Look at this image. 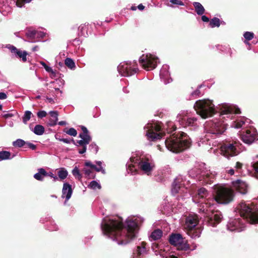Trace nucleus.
<instances>
[{"mask_svg":"<svg viewBox=\"0 0 258 258\" xmlns=\"http://www.w3.org/2000/svg\"><path fill=\"white\" fill-rule=\"evenodd\" d=\"M163 235L162 231L159 229L154 230L150 234L149 238L150 241L157 240L161 238Z\"/></svg>","mask_w":258,"mask_h":258,"instance_id":"nucleus-30","label":"nucleus"},{"mask_svg":"<svg viewBox=\"0 0 258 258\" xmlns=\"http://www.w3.org/2000/svg\"><path fill=\"white\" fill-rule=\"evenodd\" d=\"M26 35L30 42H35L43 38L46 35V33L41 31L29 29L26 32Z\"/></svg>","mask_w":258,"mask_h":258,"instance_id":"nucleus-16","label":"nucleus"},{"mask_svg":"<svg viewBox=\"0 0 258 258\" xmlns=\"http://www.w3.org/2000/svg\"><path fill=\"white\" fill-rule=\"evenodd\" d=\"M139 61L143 64H157L160 63V59L157 56L150 53L143 54L139 58Z\"/></svg>","mask_w":258,"mask_h":258,"instance_id":"nucleus-17","label":"nucleus"},{"mask_svg":"<svg viewBox=\"0 0 258 258\" xmlns=\"http://www.w3.org/2000/svg\"><path fill=\"white\" fill-rule=\"evenodd\" d=\"M73 175L78 179H81L82 177V174L80 173L79 168L75 166L72 170Z\"/></svg>","mask_w":258,"mask_h":258,"instance_id":"nucleus-48","label":"nucleus"},{"mask_svg":"<svg viewBox=\"0 0 258 258\" xmlns=\"http://www.w3.org/2000/svg\"><path fill=\"white\" fill-rule=\"evenodd\" d=\"M95 163L97 166L93 164L90 161L86 162L85 165L95 169L97 172H101L104 174H105V170L102 166V162L100 161H96Z\"/></svg>","mask_w":258,"mask_h":258,"instance_id":"nucleus-27","label":"nucleus"},{"mask_svg":"<svg viewBox=\"0 0 258 258\" xmlns=\"http://www.w3.org/2000/svg\"><path fill=\"white\" fill-rule=\"evenodd\" d=\"M169 242L172 245L177 246L178 249L187 250L189 248V245L184 242L180 234H172L169 237Z\"/></svg>","mask_w":258,"mask_h":258,"instance_id":"nucleus-13","label":"nucleus"},{"mask_svg":"<svg viewBox=\"0 0 258 258\" xmlns=\"http://www.w3.org/2000/svg\"><path fill=\"white\" fill-rule=\"evenodd\" d=\"M214 193L210 194L204 187L199 188L195 192L189 193L192 201L200 204V212L205 214L210 226L215 227L221 221L222 215L218 211L213 212L212 209L216 204H227L233 199L234 192L222 185H215Z\"/></svg>","mask_w":258,"mask_h":258,"instance_id":"nucleus-1","label":"nucleus"},{"mask_svg":"<svg viewBox=\"0 0 258 258\" xmlns=\"http://www.w3.org/2000/svg\"><path fill=\"white\" fill-rule=\"evenodd\" d=\"M88 26L86 24H82L78 27L79 35L87 37L88 36L87 33Z\"/></svg>","mask_w":258,"mask_h":258,"instance_id":"nucleus-36","label":"nucleus"},{"mask_svg":"<svg viewBox=\"0 0 258 258\" xmlns=\"http://www.w3.org/2000/svg\"><path fill=\"white\" fill-rule=\"evenodd\" d=\"M88 187L93 189H100L101 185L96 181H92L88 185Z\"/></svg>","mask_w":258,"mask_h":258,"instance_id":"nucleus-45","label":"nucleus"},{"mask_svg":"<svg viewBox=\"0 0 258 258\" xmlns=\"http://www.w3.org/2000/svg\"><path fill=\"white\" fill-rule=\"evenodd\" d=\"M57 174L60 180H63L67 177L68 175V172L65 168H62L58 171Z\"/></svg>","mask_w":258,"mask_h":258,"instance_id":"nucleus-38","label":"nucleus"},{"mask_svg":"<svg viewBox=\"0 0 258 258\" xmlns=\"http://www.w3.org/2000/svg\"><path fill=\"white\" fill-rule=\"evenodd\" d=\"M256 132L254 128L250 127L245 132H244L241 137L242 141L248 145L252 144L256 138Z\"/></svg>","mask_w":258,"mask_h":258,"instance_id":"nucleus-14","label":"nucleus"},{"mask_svg":"<svg viewBox=\"0 0 258 258\" xmlns=\"http://www.w3.org/2000/svg\"><path fill=\"white\" fill-rule=\"evenodd\" d=\"M85 174L87 176H90V174L91 173L92 171L90 169H84V170Z\"/></svg>","mask_w":258,"mask_h":258,"instance_id":"nucleus-61","label":"nucleus"},{"mask_svg":"<svg viewBox=\"0 0 258 258\" xmlns=\"http://www.w3.org/2000/svg\"><path fill=\"white\" fill-rule=\"evenodd\" d=\"M234 188L241 194L244 195L247 193L248 185L247 183L240 179L232 182Z\"/></svg>","mask_w":258,"mask_h":258,"instance_id":"nucleus-23","label":"nucleus"},{"mask_svg":"<svg viewBox=\"0 0 258 258\" xmlns=\"http://www.w3.org/2000/svg\"><path fill=\"white\" fill-rule=\"evenodd\" d=\"M64 64H75L74 59L71 58L67 57L66 55L63 56Z\"/></svg>","mask_w":258,"mask_h":258,"instance_id":"nucleus-51","label":"nucleus"},{"mask_svg":"<svg viewBox=\"0 0 258 258\" xmlns=\"http://www.w3.org/2000/svg\"><path fill=\"white\" fill-rule=\"evenodd\" d=\"M217 109L219 112L216 114L217 116L208 121L205 124L207 136L211 135L212 137H216L222 135L226 129L225 120L231 119L234 114L241 113L240 108L233 104H219Z\"/></svg>","mask_w":258,"mask_h":258,"instance_id":"nucleus-3","label":"nucleus"},{"mask_svg":"<svg viewBox=\"0 0 258 258\" xmlns=\"http://www.w3.org/2000/svg\"><path fill=\"white\" fill-rule=\"evenodd\" d=\"M45 70L50 74V77L53 78L56 77V71H53V69L50 67V66H43Z\"/></svg>","mask_w":258,"mask_h":258,"instance_id":"nucleus-47","label":"nucleus"},{"mask_svg":"<svg viewBox=\"0 0 258 258\" xmlns=\"http://www.w3.org/2000/svg\"><path fill=\"white\" fill-rule=\"evenodd\" d=\"M201 19L203 22H208L209 21V18L205 15H201Z\"/></svg>","mask_w":258,"mask_h":258,"instance_id":"nucleus-58","label":"nucleus"},{"mask_svg":"<svg viewBox=\"0 0 258 258\" xmlns=\"http://www.w3.org/2000/svg\"><path fill=\"white\" fill-rule=\"evenodd\" d=\"M237 210L243 219L239 218H230L227 224L228 230L238 232L243 230L245 227L243 222L244 219H246L251 224L258 223V205L241 203L237 206Z\"/></svg>","mask_w":258,"mask_h":258,"instance_id":"nucleus-4","label":"nucleus"},{"mask_svg":"<svg viewBox=\"0 0 258 258\" xmlns=\"http://www.w3.org/2000/svg\"><path fill=\"white\" fill-rule=\"evenodd\" d=\"M201 229L200 228L193 229L188 231V234L193 239L200 237L201 234Z\"/></svg>","mask_w":258,"mask_h":258,"instance_id":"nucleus-33","label":"nucleus"},{"mask_svg":"<svg viewBox=\"0 0 258 258\" xmlns=\"http://www.w3.org/2000/svg\"><path fill=\"white\" fill-rule=\"evenodd\" d=\"M11 0H0V11L4 10L10 11L11 9V7H15L13 4H11Z\"/></svg>","mask_w":258,"mask_h":258,"instance_id":"nucleus-29","label":"nucleus"},{"mask_svg":"<svg viewBox=\"0 0 258 258\" xmlns=\"http://www.w3.org/2000/svg\"><path fill=\"white\" fill-rule=\"evenodd\" d=\"M45 170L43 168H39L38 172L34 175V178L39 181H43L44 177L46 176Z\"/></svg>","mask_w":258,"mask_h":258,"instance_id":"nucleus-31","label":"nucleus"},{"mask_svg":"<svg viewBox=\"0 0 258 258\" xmlns=\"http://www.w3.org/2000/svg\"><path fill=\"white\" fill-rule=\"evenodd\" d=\"M44 127L40 124L36 125L32 130L33 132L36 135L41 136L44 133Z\"/></svg>","mask_w":258,"mask_h":258,"instance_id":"nucleus-35","label":"nucleus"},{"mask_svg":"<svg viewBox=\"0 0 258 258\" xmlns=\"http://www.w3.org/2000/svg\"><path fill=\"white\" fill-rule=\"evenodd\" d=\"M11 159V153L9 151H3L0 152V161Z\"/></svg>","mask_w":258,"mask_h":258,"instance_id":"nucleus-41","label":"nucleus"},{"mask_svg":"<svg viewBox=\"0 0 258 258\" xmlns=\"http://www.w3.org/2000/svg\"><path fill=\"white\" fill-rule=\"evenodd\" d=\"M51 118L49 119L48 125L50 126H53L57 124L58 120V112L56 111H50L49 112Z\"/></svg>","mask_w":258,"mask_h":258,"instance_id":"nucleus-28","label":"nucleus"},{"mask_svg":"<svg viewBox=\"0 0 258 258\" xmlns=\"http://www.w3.org/2000/svg\"><path fill=\"white\" fill-rule=\"evenodd\" d=\"M7 97V96L5 93L4 92H0V99L4 100L6 99Z\"/></svg>","mask_w":258,"mask_h":258,"instance_id":"nucleus-59","label":"nucleus"},{"mask_svg":"<svg viewBox=\"0 0 258 258\" xmlns=\"http://www.w3.org/2000/svg\"><path fill=\"white\" fill-rule=\"evenodd\" d=\"M176 128L175 124L170 121L166 122L163 129L159 123L155 121L148 122L144 127L146 136L149 140L152 141L160 139L164 135L163 130H166L168 133H171Z\"/></svg>","mask_w":258,"mask_h":258,"instance_id":"nucleus-6","label":"nucleus"},{"mask_svg":"<svg viewBox=\"0 0 258 258\" xmlns=\"http://www.w3.org/2000/svg\"><path fill=\"white\" fill-rule=\"evenodd\" d=\"M241 146V145L237 142L224 143L220 147L221 154L228 159L235 156L240 152Z\"/></svg>","mask_w":258,"mask_h":258,"instance_id":"nucleus-10","label":"nucleus"},{"mask_svg":"<svg viewBox=\"0 0 258 258\" xmlns=\"http://www.w3.org/2000/svg\"><path fill=\"white\" fill-rule=\"evenodd\" d=\"M251 164L255 172L258 174V155H256L253 159V161L251 163Z\"/></svg>","mask_w":258,"mask_h":258,"instance_id":"nucleus-46","label":"nucleus"},{"mask_svg":"<svg viewBox=\"0 0 258 258\" xmlns=\"http://www.w3.org/2000/svg\"><path fill=\"white\" fill-rule=\"evenodd\" d=\"M242 167V164L239 162H236L235 167L237 169H240Z\"/></svg>","mask_w":258,"mask_h":258,"instance_id":"nucleus-63","label":"nucleus"},{"mask_svg":"<svg viewBox=\"0 0 258 258\" xmlns=\"http://www.w3.org/2000/svg\"><path fill=\"white\" fill-rule=\"evenodd\" d=\"M4 114L2 115V116L6 119L12 117L18 114V112L16 110L13 111H4Z\"/></svg>","mask_w":258,"mask_h":258,"instance_id":"nucleus-40","label":"nucleus"},{"mask_svg":"<svg viewBox=\"0 0 258 258\" xmlns=\"http://www.w3.org/2000/svg\"><path fill=\"white\" fill-rule=\"evenodd\" d=\"M136 165H138L140 171L148 176L152 174L155 168L154 162L151 158L133 156L126 165L127 171L128 173L133 175L136 174L137 172Z\"/></svg>","mask_w":258,"mask_h":258,"instance_id":"nucleus-5","label":"nucleus"},{"mask_svg":"<svg viewBox=\"0 0 258 258\" xmlns=\"http://www.w3.org/2000/svg\"><path fill=\"white\" fill-rule=\"evenodd\" d=\"M226 172L230 175H232L234 173V170L233 169H230L226 171Z\"/></svg>","mask_w":258,"mask_h":258,"instance_id":"nucleus-64","label":"nucleus"},{"mask_svg":"<svg viewBox=\"0 0 258 258\" xmlns=\"http://www.w3.org/2000/svg\"><path fill=\"white\" fill-rule=\"evenodd\" d=\"M81 130L83 133L79 134V137L82 139L77 141L76 143L74 140H72V142L75 145L82 147V149L79 150V153L82 154L86 152V146L91 141V137L89 134L88 129L85 126H82Z\"/></svg>","mask_w":258,"mask_h":258,"instance_id":"nucleus-12","label":"nucleus"},{"mask_svg":"<svg viewBox=\"0 0 258 258\" xmlns=\"http://www.w3.org/2000/svg\"><path fill=\"white\" fill-rule=\"evenodd\" d=\"M32 115L30 111L27 110L25 112L23 116L22 117L23 122L24 124H27V122L30 120Z\"/></svg>","mask_w":258,"mask_h":258,"instance_id":"nucleus-43","label":"nucleus"},{"mask_svg":"<svg viewBox=\"0 0 258 258\" xmlns=\"http://www.w3.org/2000/svg\"><path fill=\"white\" fill-rule=\"evenodd\" d=\"M177 254L178 256H179L180 257H182L183 256H186L187 255L188 253H186L185 252H179L177 253Z\"/></svg>","mask_w":258,"mask_h":258,"instance_id":"nucleus-62","label":"nucleus"},{"mask_svg":"<svg viewBox=\"0 0 258 258\" xmlns=\"http://www.w3.org/2000/svg\"><path fill=\"white\" fill-rule=\"evenodd\" d=\"M98 146L94 143H92L89 145V150L95 154L98 152Z\"/></svg>","mask_w":258,"mask_h":258,"instance_id":"nucleus-50","label":"nucleus"},{"mask_svg":"<svg viewBox=\"0 0 258 258\" xmlns=\"http://www.w3.org/2000/svg\"><path fill=\"white\" fill-rule=\"evenodd\" d=\"M117 70L121 76L128 77L136 74L139 69L137 66H117Z\"/></svg>","mask_w":258,"mask_h":258,"instance_id":"nucleus-15","label":"nucleus"},{"mask_svg":"<svg viewBox=\"0 0 258 258\" xmlns=\"http://www.w3.org/2000/svg\"><path fill=\"white\" fill-rule=\"evenodd\" d=\"M218 106V105L215 107L212 100L205 99L197 101L194 105V108L203 118H207L219 112Z\"/></svg>","mask_w":258,"mask_h":258,"instance_id":"nucleus-8","label":"nucleus"},{"mask_svg":"<svg viewBox=\"0 0 258 258\" xmlns=\"http://www.w3.org/2000/svg\"><path fill=\"white\" fill-rule=\"evenodd\" d=\"M37 114L39 118H42L46 116L47 113L45 111L41 110V111H38L37 112Z\"/></svg>","mask_w":258,"mask_h":258,"instance_id":"nucleus-55","label":"nucleus"},{"mask_svg":"<svg viewBox=\"0 0 258 258\" xmlns=\"http://www.w3.org/2000/svg\"><path fill=\"white\" fill-rule=\"evenodd\" d=\"M176 121L183 127H192L195 129L198 126L197 118L192 117L187 110L181 111L177 115Z\"/></svg>","mask_w":258,"mask_h":258,"instance_id":"nucleus-11","label":"nucleus"},{"mask_svg":"<svg viewBox=\"0 0 258 258\" xmlns=\"http://www.w3.org/2000/svg\"><path fill=\"white\" fill-rule=\"evenodd\" d=\"M209 25L211 28L219 27L220 26V20L217 17L212 19L209 22Z\"/></svg>","mask_w":258,"mask_h":258,"instance_id":"nucleus-39","label":"nucleus"},{"mask_svg":"<svg viewBox=\"0 0 258 258\" xmlns=\"http://www.w3.org/2000/svg\"><path fill=\"white\" fill-rule=\"evenodd\" d=\"M26 145L32 150H35L36 149V146L30 142H26Z\"/></svg>","mask_w":258,"mask_h":258,"instance_id":"nucleus-57","label":"nucleus"},{"mask_svg":"<svg viewBox=\"0 0 258 258\" xmlns=\"http://www.w3.org/2000/svg\"><path fill=\"white\" fill-rule=\"evenodd\" d=\"M170 2L173 5H177L179 6L184 5V3L182 1L179 0H170Z\"/></svg>","mask_w":258,"mask_h":258,"instance_id":"nucleus-56","label":"nucleus"},{"mask_svg":"<svg viewBox=\"0 0 258 258\" xmlns=\"http://www.w3.org/2000/svg\"><path fill=\"white\" fill-rule=\"evenodd\" d=\"M65 55L64 52H60L55 57V64H63V56Z\"/></svg>","mask_w":258,"mask_h":258,"instance_id":"nucleus-44","label":"nucleus"},{"mask_svg":"<svg viewBox=\"0 0 258 258\" xmlns=\"http://www.w3.org/2000/svg\"><path fill=\"white\" fill-rule=\"evenodd\" d=\"M183 177L181 175L177 176L174 180L172 184L171 193L173 195H175L177 193H179L181 191H183L182 185L183 183Z\"/></svg>","mask_w":258,"mask_h":258,"instance_id":"nucleus-19","label":"nucleus"},{"mask_svg":"<svg viewBox=\"0 0 258 258\" xmlns=\"http://www.w3.org/2000/svg\"><path fill=\"white\" fill-rule=\"evenodd\" d=\"M152 248L156 255H159L163 258H178L177 256L173 255L168 256L167 253L165 251V250L158 248V245L156 243L153 244Z\"/></svg>","mask_w":258,"mask_h":258,"instance_id":"nucleus-26","label":"nucleus"},{"mask_svg":"<svg viewBox=\"0 0 258 258\" xmlns=\"http://www.w3.org/2000/svg\"><path fill=\"white\" fill-rule=\"evenodd\" d=\"M243 37L245 40L250 41L253 38L254 33L251 32L247 31L244 33Z\"/></svg>","mask_w":258,"mask_h":258,"instance_id":"nucleus-49","label":"nucleus"},{"mask_svg":"<svg viewBox=\"0 0 258 258\" xmlns=\"http://www.w3.org/2000/svg\"><path fill=\"white\" fill-rule=\"evenodd\" d=\"M32 0H11V4L19 8H22L25 3H30Z\"/></svg>","mask_w":258,"mask_h":258,"instance_id":"nucleus-37","label":"nucleus"},{"mask_svg":"<svg viewBox=\"0 0 258 258\" xmlns=\"http://www.w3.org/2000/svg\"><path fill=\"white\" fill-rule=\"evenodd\" d=\"M72 139L71 140L69 139H63L62 140H60V142H62L64 143H66V144H70L71 141H72Z\"/></svg>","mask_w":258,"mask_h":258,"instance_id":"nucleus-60","label":"nucleus"},{"mask_svg":"<svg viewBox=\"0 0 258 258\" xmlns=\"http://www.w3.org/2000/svg\"><path fill=\"white\" fill-rule=\"evenodd\" d=\"M189 176L193 178H197L199 181H203L205 183L210 184L214 179L216 173L208 170L206 168H195L188 171Z\"/></svg>","mask_w":258,"mask_h":258,"instance_id":"nucleus-9","label":"nucleus"},{"mask_svg":"<svg viewBox=\"0 0 258 258\" xmlns=\"http://www.w3.org/2000/svg\"><path fill=\"white\" fill-rule=\"evenodd\" d=\"M169 70V66H162L160 71V79L165 84H168L172 81Z\"/></svg>","mask_w":258,"mask_h":258,"instance_id":"nucleus-21","label":"nucleus"},{"mask_svg":"<svg viewBox=\"0 0 258 258\" xmlns=\"http://www.w3.org/2000/svg\"><path fill=\"white\" fill-rule=\"evenodd\" d=\"M66 133L73 137H76L77 135V131L73 127L69 128V130L66 132Z\"/></svg>","mask_w":258,"mask_h":258,"instance_id":"nucleus-52","label":"nucleus"},{"mask_svg":"<svg viewBox=\"0 0 258 258\" xmlns=\"http://www.w3.org/2000/svg\"><path fill=\"white\" fill-rule=\"evenodd\" d=\"M141 68L147 71H149L154 70L156 66H140Z\"/></svg>","mask_w":258,"mask_h":258,"instance_id":"nucleus-54","label":"nucleus"},{"mask_svg":"<svg viewBox=\"0 0 258 258\" xmlns=\"http://www.w3.org/2000/svg\"><path fill=\"white\" fill-rule=\"evenodd\" d=\"M73 194V189L72 185L68 183L64 182L63 184L62 189L61 198L65 199L64 204L66 205L67 202L70 199Z\"/></svg>","mask_w":258,"mask_h":258,"instance_id":"nucleus-22","label":"nucleus"},{"mask_svg":"<svg viewBox=\"0 0 258 258\" xmlns=\"http://www.w3.org/2000/svg\"><path fill=\"white\" fill-rule=\"evenodd\" d=\"M48 228L50 231H56L58 229V226L53 221H51L50 222V225Z\"/></svg>","mask_w":258,"mask_h":258,"instance_id":"nucleus-53","label":"nucleus"},{"mask_svg":"<svg viewBox=\"0 0 258 258\" xmlns=\"http://www.w3.org/2000/svg\"><path fill=\"white\" fill-rule=\"evenodd\" d=\"M144 221V218L141 216L128 217L124 225L122 219L119 217H106L102 220L101 227L106 237L119 245L126 244L137 237L139 226Z\"/></svg>","mask_w":258,"mask_h":258,"instance_id":"nucleus-2","label":"nucleus"},{"mask_svg":"<svg viewBox=\"0 0 258 258\" xmlns=\"http://www.w3.org/2000/svg\"><path fill=\"white\" fill-rule=\"evenodd\" d=\"M190 143L188 137L184 133H180L179 135L174 134L165 141L167 149L173 153H179L188 148Z\"/></svg>","mask_w":258,"mask_h":258,"instance_id":"nucleus-7","label":"nucleus"},{"mask_svg":"<svg viewBox=\"0 0 258 258\" xmlns=\"http://www.w3.org/2000/svg\"><path fill=\"white\" fill-rule=\"evenodd\" d=\"M7 48L16 57L21 59L23 62H25L27 60V55L28 53L26 51L21 50L18 49L15 46L10 44L8 45Z\"/></svg>","mask_w":258,"mask_h":258,"instance_id":"nucleus-18","label":"nucleus"},{"mask_svg":"<svg viewBox=\"0 0 258 258\" xmlns=\"http://www.w3.org/2000/svg\"><path fill=\"white\" fill-rule=\"evenodd\" d=\"M147 250L146 247V244L142 242L141 245H138L137 248L134 251L131 258H142L144 255L146 254Z\"/></svg>","mask_w":258,"mask_h":258,"instance_id":"nucleus-24","label":"nucleus"},{"mask_svg":"<svg viewBox=\"0 0 258 258\" xmlns=\"http://www.w3.org/2000/svg\"><path fill=\"white\" fill-rule=\"evenodd\" d=\"M250 122V119L245 117H240L233 121L231 126L236 129L245 128L248 127Z\"/></svg>","mask_w":258,"mask_h":258,"instance_id":"nucleus-20","label":"nucleus"},{"mask_svg":"<svg viewBox=\"0 0 258 258\" xmlns=\"http://www.w3.org/2000/svg\"><path fill=\"white\" fill-rule=\"evenodd\" d=\"M26 142L24 140L18 139L12 143V145L14 147L21 148L26 145Z\"/></svg>","mask_w":258,"mask_h":258,"instance_id":"nucleus-42","label":"nucleus"},{"mask_svg":"<svg viewBox=\"0 0 258 258\" xmlns=\"http://www.w3.org/2000/svg\"><path fill=\"white\" fill-rule=\"evenodd\" d=\"M199 221L196 216H189L186 219L185 228L187 231L192 230L197 225Z\"/></svg>","mask_w":258,"mask_h":258,"instance_id":"nucleus-25","label":"nucleus"},{"mask_svg":"<svg viewBox=\"0 0 258 258\" xmlns=\"http://www.w3.org/2000/svg\"><path fill=\"white\" fill-rule=\"evenodd\" d=\"M203 87H205V85L204 84H201L199 86H198L197 89L194 92H192L191 93V95H190V99H194V98H196L197 97H200L201 96H202L204 92H202L200 89Z\"/></svg>","mask_w":258,"mask_h":258,"instance_id":"nucleus-34","label":"nucleus"},{"mask_svg":"<svg viewBox=\"0 0 258 258\" xmlns=\"http://www.w3.org/2000/svg\"><path fill=\"white\" fill-rule=\"evenodd\" d=\"M193 6L195 8V11L198 15H202L205 12V9L202 5L199 2H194Z\"/></svg>","mask_w":258,"mask_h":258,"instance_id":"nucleus-32","label":"nucleus"}]
</instances>
